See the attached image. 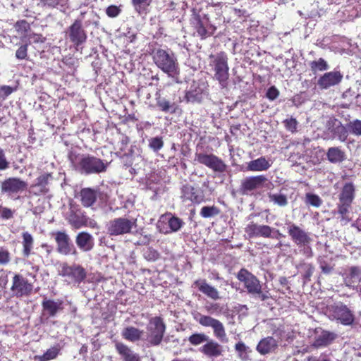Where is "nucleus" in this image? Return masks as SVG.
I'll list each match as a JSON object with an SVG mask.
<instances>
[{
  "label": "nucleus",
  "mask_w": 361,
  "mask_h": 361,
  "mask_svg": "<svg viewBox=\"0 0 361 361\" xmlns=\"http://www.w3.org/2000/svg\"><path fill=\"white\" fill-rule=\"evenodd\" d=\"M152 59L156 66L168 76L176 78L179 75L178 62L172 51L159 49L154 51Z\"/></svg>",
  "instance_id": "nucleus-1"
},
{
  "label": "nucleus",
  "mask_w": 361,
  "mask_h": 361,
  "mask_svg": "<svg viewBox=\"0 0 361 361\" xmlns=\"http://www.w3.org/2000/svg\"><path fill=\"white\" fill-rule=\"evenodd\" d=\"M237 279L243 283L247 293L261 301H265L271 298L268 290H262V285L259 280L245 269H241L237 274Z\"/></svg>",
  "instance_id": "nucleus-2"
},
{
  "label": "nucleus",
  "mask_w": 361,
  "mask_h": 361,
  "mask_svg": "<svg viewBox=\"0 0 361 361\" xmlns=\"http://www.w3.org/2000/svg\"><path fill=\"white\" fill-rule=\"evenodd\" d=\"M210 61L214 71V78L219 82L221 88H226L228 84V57L224 52L216 55H211Z\"/></svg>",
  "instance_id": "nucleus-3"
},
{
  "label": "nucleus",
  "mask_w": 361,
  "mask_h": 361,
  "mask_svg": "<svg viewBox=\"0 0 361 361\" xmlns=\"http://www.w3.org/2000/svg\"><path fill=\"white\" fill-rule=\"evenodd\" d=\"M107 163L94 156L86 155L80 158L78 170L81 173H100L106 171Z\"/></svg>",
  "instance_id": "nucleus-4"
},
{
  "label": "nucleus",
  "mask_w": 361,
  "mask_h": 361,
  "mask_svg": "<svg viewBox=\"0 0 361 361\" xmlns=\"http://www.w3.org/2000/svg\"><path fill=\"white\" fill-rule=\"evenodd\" d=\"M147 340L152 345H159L166 331V325L159 317L150 319L147 326Z\"/></svg>",
  "instance_id": "nucleus-5"
},
{
  "label": "nucleus",
  "mask_w": 361,
  "mask_h": 361,
  "mask_svg": "<svg viewBox=\"0 0 361 361\" xmlns=\"http://www.w3.org/2000/svg\"><path fill=\"white\" fill-rule=\"evenodd\" d=\"M135 227L136 219L118 217L107 224L106 230L109 235H121L131 233L132 229Z\"/></svg>",
  "instance_id": "nucleus-6"
},
{
  "label": "nucleus",
  "mask_w": 361,
  "mask_h": 361,
  "mask_svg": "<svg viewBox=\"0 0 361 361\" xmlns=\"http://www.w3.org/2000/svg\"><path fill=\"white\" fill-rule=\"evenodd\" d=\"M330 317L343 325H351L355 320L353 312L342 302H336L328 308Z\"/></svg>",
  "instance_id": "nucleus-7"
},
{
  "label": "nucleus",
  "mask_w": 361,
  "mask_h": 361,
  "mask_svg": "<svg viewBox=\"0 0 361 361\" xmlns=\"http://www.w3.org/2000/svg\"><path fill=\"white\" fill-rule=\"evenodd\" d=\"M195 319L200 325L212 328L214 335L219 341L222 343L228 342L225 327L219 320L200 313L197 314V317H195Z\"/></svg>",
  "instance_id": "nucleus-8"
},
{
  "label": "nucleus",
  "mask_w": 361,
  "mask_h": 361,
  "mask_svg": "<svg viewBox=\"0 0 361 361\" xmlns=\"http://www.w3.org/2000/svg\"><path fill=\"white\" fill-rule=\"evenodd\" d=\"M183 225L184 222L182 219L169 213L160 216L157 227L160 233L169 234L178 231Z\"/></svg>",
  "instance_id": "nucleus-9"
},
{
  "label": "nucleus",
  "mask_w": 361,
  "mask_h": 361,
  "mask_svg": "<svg viewBox=\"0 0 361 361\" xmlns=\"http://www.w3.org/2000/svg\"><path fill=\"white\" fill-rule=\"evenodd\" d=\"M195 160L214 172L223 173L226 170L224 161L213 154L196 153Z\"/></svg>",
  "instance_id": "nucleus-10"
},
{
  "label": "nucleus",
  "mask_w": 361,
  "mask_h": 361,
  "mask_svg": "<svg viewBox=\"0 0 361 361\" xmlns=\"http://www.w3.org/2000/svg\"><path fill=\"white\" fill-rule=\"evenodd\" d=\"M59 274L65 277L69 283L79 284L86 277L85 270L80 265L69 266L67 264H63L59 270Z\"/></svg>",
  "instance_id": "nucleus-11"
},
{
  "label": "nucleus",
  "mask_w": 361,
  "mask_h": 361,
  "mask_svg": "<svg viewBox=\"0 0 361 361\" xmlns=\"http://www.w3.org/2000/svg\"><path fill=\"white\" fill-rule=\"evenodd\" d=\"M27 183L19 178H8L0 182L1 193L8 196L16 195L27 189Z\"/></svg>",
  "instance_id": "nucleus-12"
},
{
  "label": "nucleus",
  "mask_w": 361,
  "mask_h": 361,
  "mask_svg": "<svg viewBox=\"0 0 361 361\" xmlns=\"http://www.w3.org/2000/svg\"><path fill=\"white\" fill-rule=\"evenodd\" d=\"M287 230L292 241L299 247L308 245L312 241L310 233L295 224L289 223Z\"/></svg>",
  "instance_id": "nucleus-13"
},
{
  "label": "nucleus",
  "mask_w": 361,
  "mask_h": 361,
  "mask_svg": "<svg viewBox=\"0 0 361 361\" xmlns=\"http://www.w3.org/2000/svg\"><path fill=\"white\" fill-rule=\"evenodd\" d=\"M32 288V284L29 283L23 276L16 274L13 276L11 290L16 296H27L31 293Z\"/></svg>",
  "instance_id": "nucleus-14"
},
{
  "label": "nucleus",
  "mask_w": 361,
  "mask_h": 361,
  "mask_svg": "<svg viewBox=\"0 0 361 361\" xmlns=\"http://www.w3.org/2000/svg\"><path fill=\"white\" fill-rule=\"evenodd\" d=\"M267 178L264 175L250 176L243 179L240 185V190L243 195H249L252 191L263 187Z\"/></svg>",
  "instance_id": "nucleus-15"
},
{
  "label": "nucleus",
  "mask_w": 361,
  "mask_h": 361,
  "mask_svg": "<svg viewBox=\"0 0 361 361\" xmlns=\"http://www.w3.org/2000/svg\"><path fill=\"white\" fill-rule=\"evenodd\" d=\"M68 37L71 42L78 47L82 44L87 39V34L82 28V23L80 20H75L69 27Z\"/></svg>",
  "instance_id": "nucleus-16"
},
{
  "label": "nucleus",
  "mask_w": 361,
  "mask_h": 361,
  "mask_svg": "<svg viewBox=\"0 0 361 361\" xmlns=\"http://www.w3.org/2000/svg\"><path fill=\"white\" fill-rule=\"evenodd\" d=\"M343 74L339 71L325 73L317 81V85L322 90H327L338 85L343 79Z\"/></svg>",
  "instance_id": "nucleus-17"
},
{
  "label": "nucleus",
  "mask_w": 361,
  "mask_h": 361,
  "mask_svg": "<svg viewBox=\"0 0 361 361\" xmlns=\"http://www.w3.org/2000/svg\"><path fill=\"white\" fill-rule=\"evenodd\" d=\"M55 240L59 253L65 255H77V251L71 243L69 236L65 232H57L55 234Z\"/></svg>",
  "instance_id": "nucleus-18"
},
{
  "label": "nucleus",
  "mask_w": 361,
  "mask_h": 361,
  "mask_svg": "<svg viewBox=\"0 0 361 361\" xmlns=\"http://www.w3.org/2000/svg\"><path fill=\"white\" fill-rule=\"evenodd\" d=\"M274 231V228L269 226L259 225L254 222H250L245 227V232L250 238H274L272 235Z\"/></svg>",
  "instance_id": "nucleus-19"
},
{
  "label": "nucleus",
  "mask_w": 361,
  "mask_h": 361,
  "mask_svg": "<svg viewBox=\"0 0 361 361\" xmlns=\"http://www.w3.org/2000/svg\"><path fill=\"white\" fill-rule=\"evenodd\" d=\"M200 351L209 358H216L224 353V348L216 341L209 338L200 348Z\"/></svg>",
  "instance_id": "nucleus-20"
},
{
  "label": "nucleus",
  "mask_w": 361,
  "mask_h": 361,
  "mask_svg": "<svg viewBox=\"0 0 361 361\" xmlns=\"http://www.w3.org/2000/svg\"><path fill=\"white\" fill-rule=\"evenodd\" d=\"M328 131L331 134L332 139L338 138L341 142H345L348 135L346 128L337 119L329 121Z\"/></svg>",
  "instance_id": "nucleus-21"
},
{
  "label": "nucleus",
  "mask_w": 361,
  "mask_h": 361,
  "mask_svg": "<svg viewBox=\"0 0 361 361\" xmlns=\"http://www.w3.org/2000/svg\"><path fill=\"white\" fill-rule=\"evenodd\" d=\"M336 338L334 332L322 330L317 333L312 344L315 348H324L329 345Z\"/></svg>",
  "instance_id": "nucleus-22"
},
{
  "label": "nucleus",
  "mask_w": 361,
  "mask_h": 361,
  "mask_svg": "<svg viewBox=\"0 0 361 361\" xmlns=\"http://www.w3.org/2000/svg\"><path fill=\"white\" fill-rule=\"evenodd\" d=\"M344 283L350 288H355L361 281V271L357 267H351L343 274Z\"/></svg>",
  "instance_id": "nucleus-23"
},
{
  "label": "nucleus",
  "mask_w": 361,
  "mask_h": 361,
  "mask_svg": "<svg viewBox=\"0 0 361 361\" xmlns=\"http://www.w3.org/2000/svg\"><path fill=\"white\" fill-rule=\"evenodd\" d=\"M75 243L82 252H89L94 247V238L87 232H80L75 238Z\"/></svg>",
  "instance_id": "nucleus-24"
},
{
  "label": "nucleus",
  "mask_w": 361,
  "mask_h": 361,
  "mask_svg": "<svg viewBox=\"0 0 361 361\" xmlns=\"http://www.w3.org/2000/svg\"><path fill=\"white\" fill-rule=\"evenodd\" d=\"M115 348L124 361H141L140 355L123 343H116Z\"/></svg>",
  "instance_id": "nucleus-25"
},
{
  "label": "nucleus",
  "mask_w": 361,
  "mask_h": 361,
  "mask_svg": "<svg viewBox=\"0 0 361 361\" xmlns=\"http://www.w3.org/2000/svg\"><path fill=\"white\" fill-rule=\"evenodd\" d=\"M42 306L44 315L54 317L59 311L63 310V301L61 300L45 299L43 300Z\"/></svg>",
  "instance_id": "nucleus-26"
},
{
  "label": "nucleus",
  "mask_w": 361,
  "mask_h": 361,
  "mask_svg": "<svg viewBox=\"0 0 361 361\" xmlns=\"http://www.w3.org/2000/svg\"><path fill=\"white\" fill-rule=\"evenodd\" d=\"M182 197L194 203H200L204 200L202 192L190 185H184L182 188Z\"/></svg>",
  "instance_id": "nucleus-27"
},
{
  "label": "nucleus",
  "mask_w": 361,
  "mask_h": 361,
  "mask_svg": "<svg viewBox=\"0 0 361 361\" xmlns=\"http://www.w3.org/2000/svg\"><path fill=\"white\" fill-rule=\"evenodd\" d=\"M194 286L197 287L198 290L208 298L213 300H218L220 298L218 290L207 283L204 279H198L194 282Z\"/></svg>",
  "instance_id": "nucleus-28"
},
{
  "label": "nucleus",
  "mask_w": 361,
  "mask_h": 361,
  "mask_svg": "<svg viewBox=\"0 0 361 361\" xmlns=\"http://www.w3.org/2000/svg\"><path fill=\"white\" fill-rule=\"evenodd\" d=\"M272 165V161L265 157H260L252 160L247 164V171H264L268 170Z\"/></svg>",
  "instance_id": "nucleus-29"
},
{
  "label": "nucleus",
  "mask_w": 361,
  "mask_h": 361,
  "mask_svg": "<svg viewBox=\"0 0 361 361\" xmlns=\"http://www.w3.org/2000/svg\"><path fill=\"white\" fill-rule=\"evenodd\" d=\"M278 344L276 339L268 336L262 338L256 347V350L261 355H266L274 351L277 348Z\"/></svg>",
  "instance_id": "nucleus-30"
},
{
  "label": "nucleus",
  "mask_w": 361,
  "mask_h": 361,
  "mask_svg": "<svg viewBox=\"0 0 361 361\" xmlns=\"http://www.w3.org/2000/svg\"><path fill=\"white\" fill-rule=\"evenodd\" d=\"M326 158L331 164H340L346 159V155L341 147H331L326 152Z\"/></svg>",
  "instance_id": "nucleus-31"
},
{
  "label": "nucleus",
  "mask_w": 361,
  "mask_h": 361,
  "mask_svg": "<svg viewBox=\"0 0 361 361\" xmlns=\"http://www.w3.org/2000/svg\"><path fill=\"white\" fill-rule=\"evenodd\" d=\"M98 192L91 188H83L80 191L81 202L84 207H92L97 197Z\"/></svg>",
  "instance_id": "nucleus-32"
},
{
  "label": "nucleus",
  "mask_w": 361,
  "mask_h": 361,
  "mask_svg": "<svg viewBox=\"0 0 361 361\" xmlns=\"http://www.w3.org/2000/svg\"><path fill=\"white\" fill-rule=\"evenodd\" d=\"M143 331L134 326H127L121 332L122 337L130 342H136L141 339Z\"/></svg>",
  "instance_id": "nucleus-33"
},
{
  "label": "nucleus",
  "mask_w": 361,
  "mask_h": 361,
  "mask_svg": "<svg viewBox=\"0 0 361 361\" xmlns=\"http://www.w3.org/2000/svg\"><path fill=\"white\" fill-rule=\"evenodd\" d=\"M355 197V188L352 183H345L339 195V202L351 204Z\"/></svg>",
  "instance_id": "nucleus-34"
},
{
  "label": "nucleus",
  "mask_w": 361,
  "mask_h": 361,
  "mask_svg": "<svg viewBox=\"0 0 361 361\" xmlns=\"http://www.w3.org/2000/svg\"><path fill=\"white\" fill-rule=\"evenodd\" d=\"M51 180V173H44L37 178L34 188L37 190L39 194H46L49 191L48 185Z\"/></svg>",
  "instance_id": "nucleus-35"
},
{
  "label": "nucleus",
  "mask_w": 361,
  "mask_h": 361,
  "mask_svg": "<svg viewBox=\"0 0 361 361\" xmlns=\"http://www.w3.org/2000/svg\"><path fill=\"white\" fill-rule=\"evenodd\" d=\"M235 350L238 354V358L242 361L250 360V354L252 353V349L246 345L243 342L239 341L235 345Z\"/></svg>",
  "instance_id": "nucleus-36"
},
{
  "label": "nucleus",
  "mask_w": 361,
  "mask_h": 361,
  "mask_svg": "<svg viewBox=\"0 0 361 361\" xmlns=\"http://www.w3.org/2000/svg\"><path fill=\"white\" fill-rule=\"evenodd\" d=\"M268 197L269 202L281 207H286L288 203L286 195L281 192V191L279 192H270L268 194Z\"/></svg>",
  "instance_id": "nucleus-37"
},
{
  "label": "nucleus",
  "mask_w": 361,
  "mask_h": 361,
  "mask_svg": "<svg viewBox=\"0 0 361 361\" xmlns=\"http://www.w3.org/2000/svg\"><path fill=\"white\" fill-rule=\"evenodd\" d=\"M22 237L23 245V253L25 257H27L31 254V251L33 248L34 238L32 235L27 231L23 233Z\"/></svg>",
  "instance_id": "nucleus-38"
},
{
  "label": "nucleus",
  "mask_w": 361,
  "mask_h": 361,
  "mask_svg": "<svg viewBox=\"0 0 361 361\" xmlns=\"http://www.w3.org/2000/svg\"><path fill=\"white\" fill-rule=\"evenodd\" d=\"M59 352V349L57 347H52L48 349L42 355H36L35 360L39 361H49L56 357Z\"/></svg>",
  "instance_id": "nucleus-39"
},
{
  "label": "nucleus",
  "mask_w": 361,
  "mask_h": 361,
  "mask_svg": "<svg viewBox=\"0 0 361 361\" xmlns=\"http://www.w3.org/2000/svg\"><path fill=\"white\" fill-rule=\"evenodd\" d=\"M310 67L313 72L324 71L329 68L327 62L322 58L312 61L310 63Z\"/></svg>",
  "instance_id": "nucleus-40"
},
{
  "label": "nucleus",
  "mask_w": 361,
  "mask_h": 361,
  "mask_svg": "<svg viewBox=\"0 0 361 361\" xmlns=\"http://www.w3.org/2000/svg\"><path fill=\"white\" fill-rule=\"evenodd\" d=\"M209 338L208 336L203 333H195L188 337V341L193 345H199L203 343H207Z\"/></svg>",
  "instance_id": "nucleus-41"
},
{
  "label": "nucleus",
  "mask_w": 361,
  "mask_h": 361,
  "mask_svg": "<svg viewBox=\"0 0 361 361\" xmlns=\"http://www.w3.org/2000/svg\"><path fill=\"white\" fill-rule=\"evenodd\" d=\"M219 209L215 206H204L201 209L200 214L203 218H210L218 215Z\"/></svg>",
  "instance_id": "nucleus-42"
},
{
  "label": "nucleus",
  "mask_w": 361,
  "mask_h": 361,
  "mask_svg": "<svg viewBox=\"0 0 361 361\" xmlns=\"http://www.w3.org/2000/svg\"><path fill=\"white\" fill-rule=\"evenodd\" d=\"M149 147L154 152H159L164 147V141L161 137H154L149 139Z\"/></svg>",
  "instance_id": "nucleus-43"
},
{
  "label": "nucleus",
  "mask_w": 361,
  "mask_h": 361,
  "mask_svg": "<svg viewBox=\"0 0 361 361\" xmlns=\"http://www.w3.org/2000/svg\"><path fill=\"white\" fill-rule=\"evenodd\" d=\"M305 202L314 207H319L322 204V199L315 194L307 193L305 195Z\"/></svg>",
  "instance_id": "nucleus-44"
},
{
  "label": "nucleus",
  "mask_w": 361,
  "mask_h": 361,
  "mask_svg": "<svg viewBox=\"0 0 361 361\" xmlns=\"http://www.w3.org/2000/svg\"><path fill=\"white\" fill-rule=\"evenodd\" d=\"M350 133L355 136L361 135V120L355 119L348 123Z\"/></svg>",
  "instance_id": "nucleus-45"
},
{
  "label": "nucleus",
  "mask_w": 361,
  "mask_h": 361,
  "mask_svg": "<svg viewBox=\"0 0 361 361\" xmlns=\"http://www.w3.org/2000/svg\"><path fill=\"white\" fill-rule=\"evenodd\" d=\"M143 256L148 261H156L159 257V253L152 247H147L144 250Z\"/></svg>",
  "instance_id": "nucleus-46"
},
{
  "label": "nucleus",
  "mask_w": 361,
  "mask_h": 361,
  "mask_svg": "<svg viewBox=\"0 0 361 361\" xmlns=\"http://www.w3.org/2000/svg\"><path fill=\"white\" fill-rule=\"evenodd\" d=\"M14 27L19 35H23L30 29V24L25 20H18Z\"/></svg>",
  "instance_id": "nucleus-47"
},
{
  "label": "nucleus",
  "mask_w": 361,
  "mask_h": 361,
  "mask_svg": "<svg viewBox=\"0 0 361 361\" xmlns=\"http://www.w3.org/2000/svg\"><path fill=\"white\" fill-rule=\"evenodd\" d=\"M283 123L287 130L291 133H295L297 131L298 122L295 118L293 117L286 118V120L283 121Z\"/></svg>",
  "instance_id": "nucleus-48"
},
{
  "label": "nucleus",
  "mask_w": 361,
  "mask_h": 361,
  "mask_svg": "<svg viewBox=\"0 0 361 361\" xmlns=\"http://www.w3.org/2000/svg\"><path fill=\"white\" fill-rule=\"evenodd\" d=\"M158 106L161 109L162 111L164 112H173L174 111L173 105L174 104H171L169 101L161 99H159L157 102Z\"/></svg>",
  "instance_id": "nucleus-49"
},
{
  "label": "nucleus",
  "mask_w": 361,
  "mask_h": 361,
  "mask_svg": "<svg viewBox=\"0 0 361 361\" xmlns=\"http://www.w3.org/2000/svg\"><path fill=\"white\" fill-rule=\"evenodd\" d=\"M350 205L351 204H345V202H340L338 204V213L341 215V221H345V222L348 221L345 215L348 212Z\"/></svg>",
  "instance_id": "nucleus-50"
},
{
  "label": "nucleus",
  "mask_w": 361,
  "mask_h": 361,
  "mask_svg": "<svg viewBox=\"0 0 361 361\" xmlns=\"http://www.w3.org/2000/svg\"><path fill=\"white\" fill-rule=\"evenodd\" d=\"M28 44L20 45L16 51V57L18 60H25L27 59Z\"/></svg>",
  "instance_id": "nucleus-51"
},
{
  "label": "nucleus",
  "mask_w": 361,
  "mask_h": 361,
  "mask_svg": "<svg viewBox=\"0 0 361 361\" xmlns=\"http://www.w3.org/2000/svg\"><path fill=\"white\" fill-rule=\"evenodd\" d=\"M44 5L50 8H55L56 6L64 7L68 0H41Z\"/></svg>",
  "instance_id": "nucleus-52"
},
{
  "label": "nucleus",
  "mask_w": 361,
  "mask_h": 361,
  "mask_svg": "<svg viewBox=\"0 0 361 361\" xmlns=\"http://www.w3.org/2000/svg\"><path fill=\"white\" fill-rule=\"evenodd\" d=\"M152 0H132V4L135 7V9L140 13L141 11L145 7L150 4Z\"/></svg>",
  "instance_id": "nucleus-53"
},
{
  "label": "nucleus",
  "mask_w": 361,
  "mask_h": 361,
  "mask_svg": "<svg viewBox=\"0 0 361 361\" xmlns=\"http://www.w3.org/2000/svg\"><path fill=\"white\" fill-rule=\"evenodd\" d=\"M10 167V162L7 160L5 152L0 147V171H6Z\"/></svg>",
  "instance_id": "nucleus-54"
},
{
  "label": "nucleus",
  "mask_w": 361,
  "mask_h": 361,
  "mask_svg": "<svg viewBox=\"0 0 361 361\" xmlns=\"http://www.w3.org/2000/svg\"><path fill=\"white\" fill-rule=\"evenodd\" d=\"M68 221L75 228H80L82 226L80 217L75 214H72L69 216Z\"/></svg>",
  "instance_id": "nucleus-55"
},
{
  "label": "nucleus",
  "mask_w": 361,
  "mask_h": 361,
  "mask_svg": "<svg viewBox=\"0 0 361 361\" xmlns=\"http://www.w3.org/2000/svg\"><path fill=\"white\" fill-rule=\"evenodd\" d=\"M207 311L210 314H219L221 309L218 303H209L205 306Z\"/></svg>",
  "instance_id": "nucleus-56"
},
{
  "label": "nucleus",
  "mask_w": 361,
  "mask_h": 361,
  "mask_svg": "<svg viewBox=\"0 0 361 361\" xmlns=\"http://www.w3.org/2000/svg\"><path fill=\"white\" fill-rule=\"evenodd\" d=\"M121 9L114 5L109 6L106 10V15L110 18H115L119 15Z\"/></svg>",
  "instance_id": "nucleus-57"
},
{
  "label": "nucleus",
  "mask_w": 361,
  "mask_h": 361,
  "mask_svg": "<svg viewBox=\"0 0 361 361\" xmlns=\"http://www.w3.org/2000/svg\"><path fill=\"white\" fill-rule=\"evenodd\" d=\"M279 95V91L275 86L269 87L267 92V97L269 100L276 99Z\"/></svg>",
  "instance_id": "nucleus-58"
},
{
  "label": "nucleus",
  "mask_w": 361,
  "mask_h": 361,
  "mask_svg": "<svg viewBox=\"0 0 361 361\" xmlns=\"http://www.w3.org/2000/svg\"><path fill=\"white\" fill-rule=\"evenodd\" d=\"M10 260L9 253L7 250L2 248L0 249V264H5Z\"/></svg>",
  "instance_id": "nucleus-59"
},
{
  "label": "nucleus",
  "mask_w": 361,
  "mask_h": 361,
  "mask_svg": "<svg viewBox=\"0 0 361 361\" xmlns=\"http://www.w3.org/2000/svg\"><path fill=\"white\" fill-rule=\"evenodd\" d=\"M13 212L11 209L4 207L1 209V216L3 219H8L13 217Z\"/></svg>",
  "instance_id": "nucleus-60"
},
{
  "label": "nucleus",
  "mask_w": 361,
  "mask_h": 361,
  "mask_svg": "<svg viewBox=\"0 0 361 361\" xmlns=\"http://www.w3.org/2000/svg\"><path fill=\"white\" fill-rule=\"evenodd\" d=\"M30 42H32L34 43L44 42V38L41 35L38 34H32L29 36Z\"/></svg>",
  "instance_id": "nucleus-61"
},
{
  "label": "nucleus",
  "mask_w": 361,
  "mask_h": 361,
  "mask_svg": "<svg viewBox=\"0 0 361 361\" xmlns=\"http://www.w3.org/2000/svg\"><path fill=\"white\" fill-rule=\"evenodd\" d=\"M13 92V89L11 87L7 85L2 86L0 90V92L4 97H8Z\"/></svg>",
  "instance_id": "nucleus-62"
},
{
  "label": "nucleus",
  "mask_w": 361,
  "mask_h": 361,
  "mask_svg": "<svg viewBox=\"0 0 361 361\" xmlns=\"http://www.w3.org/2000/svg\"><path fill=\"white\" fill-rule=\"evenodd\" d=\"M197 32L202 38H204L208 35L207 30L201 23L197 26Z\"/></svg>",
  "instance_id": "nucleus-63"
},
{
  "label": "nucleus",
  "mask_w": 361,
  "mask_h": 361,
  "mask_svg": "<svg viewBox=\"0 0 361 361\" xmlns=\"http://www.w3.org/2000/svg\"><path fill=\"white\" fill-rule=\"evenodd\" d=\"M321 269L322 270V272L324 274H330L332 271V267L328 264H322Z\"/></svg>",
  "instance_id": "nucleus-64"
}]
</instances>
